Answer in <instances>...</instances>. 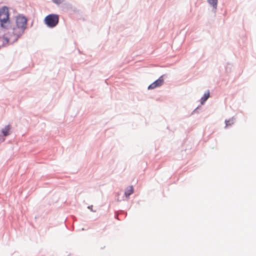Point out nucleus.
Segmentation results:
<instances>
[{
	"label": "nucleus",
	"mask_w": 256,
	"mask_h": 256,
	"mask_svg": "<svg viewBox=\"0 0 256 256\" xmlns=\"http://www.w3.org/2000/svg\"><path fill=\"white\" fill-rule=\"evenodd\" d=\"M27 19L22 16H18L16 17V26L8 32V36L4 38L6 42H14L17 40L18 38L24 32L26 28Z\"/></svg>",
	"instance_id": "nucleus-1"
},
{
	"label": "nucleus",
	"mask_w": 256,
	"mask_h": 256,
	"mask_svg": "<svg viewBox=\"0 0 256 256\" xmlns=\"http://www.w3.org/2000/svg\"><path fill=\"white\" fill-rule=\"evenodd\" d=\"M0 23L4 28H8L10 26V13L6 6H3L0 9Z\"/></svg>",
	"instance_id": "nucleus-2"
},
{
	"label": "nucleus",
	"mask_w": 256,
	"mask_h": 256,
	"mask_svg": "<svg viewBox=\"0 0 256 256\" xmlns=\"http://www.w3.org/2000/svg\"><path fill=\"white\" fill-rule=\"evenodd\" d=\"M59 16L56 14H50L47 16L44 20L45 24L49 28H54L58 24Z\"/></svg>",
	"instance_id": "nucleus-3"
},
{
	"label": "nucleus",
	"mask_w": 256,
	"mask_h": 256,
	"mask_svg": "<svg viewBox=\"0 0 256 256\" xmlns=\"http://www.w3.org/2000/svg\"><path fill=\"white\" fill-rule=\"evenodd\" d=\"M164 82V80L163 78V76H161L158 78V79L155 82H154L152 84H150L148 86V90H152V89H154L158 87H160L163 84Z\"/></svg>",
	"instance_id": "nucleus-4"
},
{
	"label": "nucleus",
	"mask_w": 256,
	"mask_h": 256,
	"mask_svg": "<svg viewBox=\"0 0 256 256\" xmlns=\"http://www.w3.org/2000/svg\"><path fill=\"white\" fill-rule=\"evenodd\" d=\"M134 192V188L132 186H128L124 192V194L126 198H128L131 194H132Z\"/></svg>",
	"instance_id": "nucleus-5"
},
{
	"label": "nucleus",
	"mask_w": 256,
	"mask_h": 256,
	"mask_svg": "<svg viewBox=\"0 0 256 256\" xmlns=\"http://www.w3.org/2000/svg\"><path fill=\"white\" fill-rule=\"evenodd\" d=\"M210 97V92L208 91L206 92L201 98V103L203 104Z\"/></svg>",
	"instance_id": "nucleus-6"
},
{
	"label": "nucleus",
	"mask_w": 256,
	"mask_h": 256,
	"mask_svg": "<svg viewBox=\"0 0 256 256\" xmlns=\"http://www.w3.org/2000/svg\"><path fill=\"white\" fill-rule=\"evenodd\" d=\"M10 130V126H7L2 130V132L4 136H7L9 135Z\"/></svg>",
	"instance_id": "nucleus-7"
},
{
	"label": "nucleus",
	"mask_w": 256,
	"mask_h": 256,
	"mask_svg": "<svg viewBox=\"0 0 256 256\" xmlns=\"http://www.w3.org/2000/svg\"><path fill=\"white\" fill-rule=\"evenodd\" d=\"M208 2L210 5L216 8L217 6L218 0H208Z\"/></svg>",
	"instance_id": "nucleus-8"
},
{
	"label": "nucleus",
	"mask_w": 256,
	"mask_h": 256,
	"mask_svg": "<svg viewBox=\"0 0 256 256\" xmlns=\"http://www.w3.org/2000/svg\"><path fill=\"white\" fill-rule=\"evenodd\" d=\"M225 122H226V126H231L232 124H234V121L232 119V120H226Z\"/></svg>",
	"instance_id": "nucleus-9"
},
{
	"label": "nucleus",
	"mask_w": 256,
	"mask_h": 256,
	"mask_svg": "<svg viewBox=\"0 0 256 256\" xmlns=\"http://www.w3.org/2000/svg\"><path fill=\"white\" fill-rule=\"evenodd\" d=\"M52 0L54 3L58 4H62L64 2V0Z\"/></svg>",
	"instance_id": "nucleus-10"
}]
</instances>
